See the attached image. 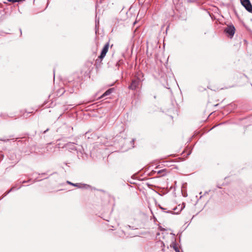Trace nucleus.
I'll use <instances>...</instances> for the list:
<instances>
[{
	"label": "nucleus",
	"instance_id": "f257e3e1",
	"mask_svg": "<svg viewBox=\"0 0 252 252\" xmlns=\"http://www.w3.org/2000/svg\"><path fill=\"white\" fill-rule=\"evenodd\" d=\"M140 76L142 77H143L142 73H137V75L135 76V78L132 80L130 85L128 87L129 90H135L138 88L140 83L143 81V79L140 78Z\"/></svg>",
	"mask_w": 252,
	"mask_h": 252
},
{
	"label": "nucleus",
	"instance_id": "f03ea898",
	"mask_svg": "<svg viewBox=\"0 0 252 252\" xmlns=\"http://www.w3.org/2000/svg\"><path fill=\"white\" fill-rule=\"evenodd\" d=\"M242 5L249 12L252 13V5L249 0H240Z\"/></svg>",
	"mask_w": 252,
	"mask_h": 252
},
{
	"label": "nucleus",
	"instance_id": "7ed1b4c3",
	"mask_svg": "<svg viewBox=\"0 0 252 252\" xmlns=\"http://www.w3.org/2000/svg\"><path fill=\"white\" fill-rule=\"evenodd\" d=\"M235 29L233 25L228 26L224 30V32L232 37L235 33Z\"/></svg>",
	"mask_w": 252,
	"mask_h": 252
},
{
	"label": "nucleus",
	"instance_id": "20e7f679",
	"mask_svg": "<svg viewBox=\"0 0 252 252\" xmlns=\"http://www.w3.org/2000/svg\"><path fill=\"white\" fill-rule=\"evenodd\" d=\"M109 46V43L108 42L103 47V49L101 52V54L99 56V58L101 60L103 59L105 57L107 52H108Z\"/></svg>",
	"mask_w": 252,
	"mask_h": 252
},
{
	"label": "nucleus",
	"instance_id": "39448f33",
	"mask_svg": "<svg viewBox=\"0 0 252 252\" xmlns=\"http://www.w3.org/2000/svg\"><path fill=\"white\" fill-rule=\"evenodd\" d=\"M185 207V204L184 203H183L182 204H179L177 207L173 209V210L175 211L176 210H178V211L176 213L177 214H178L179 212H180L183 208H184Z\"/></svg>",
	"mask_w": 252,
	"mask_h": 252
},
{
	"label": "nucleus",
	"instance_id": "423d86ee",
	"mask_svg": "<svg viewBox=\"0 0 252 252\" xmlns=\"http://www.w3.org/2000/svg\"><path fill=\"white\" fill-rule=\"evenodd\" d=\"M113 89L111 88L107 90L101 96V98H103V97L109 95L113 91Z\"/></svg>",
	"mask_w": 252,
	"mask_h": 252
},
{
	"label": "nucleus",
	"instance_id": "0eeeda50",
	"mask_svg": "<svg viewBox=\"0 0 252 252\" xmlns=\"http://www.w3.org/2000/svg\"><path fill=\"white\" fill-rule=\"evenodd\" d=\"M159 208L164 212L167 213H172V211H165V210H166L165 208H163L161 206H159Z\"/></svg>",
	"mask_w": 252,
	"mask_h": 252
},
{
	"label": "nucleus",
	"instance_id": "6e6552de",
	"mask_svg": "<svg viewBox=\"0 0 252 252\" xmlns=\"http://www.w3.org/2000/svg\"><path fill=\"white\" fill-rule=\"evenodd\" d=\"M71 185L77 187L78 188H82L81 185L80 184H71Z\"/></svg>",
	"mask_w": 252,
	"mask_h": 252
},
{
	"label": "nucleus",
	"instance_id": "1a4fd4ad",
	"mask_svg": "<svg viewBox=\"0 0 252 252\" xmlns=\"http://www.w3.org/2000/svg\"><path fill=\"white\" fill-rule=\"evenodd\" d=\"M155 172H157L158 174H161V173L165 172V169H162L158 171H156Z\"/></svg>",
	"mask_w": 252,
	"mask_h": 252
},
{
	"label": "nucleus",
	"instance_id": "9d476101",
	"mask_svg": "<svg viewBox=\"0 0 252 252\" xmlns=\"http://www.w3.org/2000/svg\"><path fill=\"white\" fill-rule=\"evenodd\" d=\"M174 249L175 250V251H176V252H180L179 251V250L178 249V248L177 247H174Z\"/></svg>",
	"mask_w": 252,
	"mask_h": 252
},
{
	"label": "nucleus",
	"instance_id": "9b49d317",
	"mask_svg": "<svg viewBox=\"0 0 252 252\" xmlns=\"http://www.w3.org/2000/svg\"><path fill=\"white\" fill-rule=\"evenodd\" d=\"M1 140H2V141H8V140H9V139H6V140L1 139Z\"/></svg>",
	"mask_w": 252,
	"mask_h": 252
},
{
	"label": "nucleus",
	"instance_id": "f8f14e48",
	"mask_svg": "<svg viewBox=\"0 0 252 252\" xmlns=\"http://www.w3.org/2000/svg\"><path fill=\"white\" fill-rule=\"evenodd\" d=\"M67 183L68 184H70V185H71V184H72V183H71L70 182H69V181H67Z\"/></svg>",
	"mask_w": 252,
	"mask_h": 252
},
{
	"label": "nucleus",
	"instance_id": "ddd939ff",
	"mask_svg": "<svg viewBox=\"0 0 252 252\" xmlns=\"http://www.w3.org/2000/svg\"><path fill=\"white\" fill-rule=\"evenodd\" d=\"M9 137H10V138L11 139H13V138H12V136H10Z\"/></svg>",
	"mask_w": 252,
	"mask_h": 252
},
{
	"label": "nucleus",
	"instance_id": "4468645a",
	"mask_svg": "<svg viewBox=\"0 0 252 252\" xmlns=\"http://www.w3.org/2000/svg\"><path fill=\"white\" fill-rule=\"evenodd\" d=\"M47 130H48V129L44 131V132L45 133Z\"/></svg>",
	"mask_w": 252,
	"mask_h": 252
},
{
	"label": "nucleus",
	"instance_id": "2eb2a0df",
	"mask_svg": "<svg viewBox=\"0 0 252 252\" xmlns=\"http://www.w3.org/2000/svg\"><path fill=\"white\" fill-rule=\"evenodd\" d=\"M12 189H13V188L11 189L8 191V192H10V191L12 190Z\"/></svg>",
	"mask_w": 252,
	"mask_h": 252
}]
</instances>
